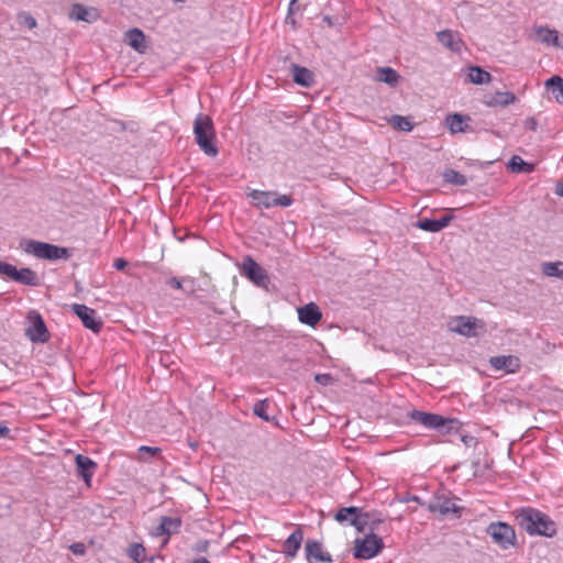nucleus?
Segmentation results:
<instances>
[{
	"mask_svg": "<svg viewBox=\"0 0 563 563\" xmlns=\"http://www.w3.org/2000/svg\"><path fill=\"white\" fill-rule=\"evenodd\" d=\"M519 527L531 537L553 538L558 533V526L549 515L532 507H522L516 512Z\"/></svg>",
	"mask_w": 563,
	"mask_h": 563,
	"instance_id": "nucleus-1",
	"label": "nucleus"
},
{
	"mask_svg": "<svg viewBox=\"0 0 563 563\" xmlns=\"http://www.w3.org/2000/svg\"><path fill=\"white\" fill-rule=\"evenodd\" d=\"M194 135L199 148L210 157H216L219 150L216 145V129L212 119L199 113L194 121Z\"/></svg>",
	"mask_w": 563,
	"mask_h": 563,
	"instance_id": "nucleus-2",
	"label": "nucleus"
},
{
	"mask_svg": "<svg viewBox=\"0 0 563 563\" xmlns=\"http://www.w3.org/2000/svg\"><path fill=\"white\" fill-rule=\"evenodd\" d=\"M21 246L25 253L40 260L67 261L73 256L71 249L36 240H24L22 241Z\"/></svg>",
	"mask_w": 563,
	"mask_h": 563,
	"instance_id": "nucleus-3",
	"label": "nucleus"
},
{
	"mask_svg": "<svg viewBox=\"0 0 563 563\" xmlns=\"http://www.w3.org/2000/svg\"><path fill=\"white\" fill-rule=\"evenodd\" d=\"M376 521L371 523L372 532L363 538H356L354 541L353 555L358 560H371L375 558L383 549V539L373 532Z\"/></svg>",
	"mask_w": 563,
	"mask_h": 563,
	"instance_id": "nucleus-4",
	"label": "nucleus"
},
{
	"mask_svg": "<svg viewBox=\"0 0 563 563\" xmlns=\"http://www.w3.org/2000/svg\"><path fill=\"white\" fill-rule=\"evenodd\" d=\"M411 419L421 426L438 430L442 433H450L453 430H457L459 421L454 418H444L438 413H430L420 410H413L410 415Z\"/></svg>",
	"mask_w": 563,
	"mask_h": 563,
	"instance_id": "nucleus-5",
	"label": "nucleus"
},
{
	"mask_svg": "<svg viewBox=\"0 0 563 563\" xmlns=\"http://www.w3.org/2000/svg\"><path fill=\"white\" fill-rule=\"evenodd\" d=\"M247 197L256 208L269 209L273 207H289L292 205L294 199L289 195H277L275 191H264L252 189Z\"/></svg>",
	"mask_w": 563,
	"mask_h": 563,
	"instance_id": "nucleus-6",
	"label": "nucleus"
},
{
	"mask_svg": "<svg viewBox=\"0 0 563 563\" xmlns=\"http://www.w3.org/2000/svg\"><path fill=\"white\" fill-rule=\"evenodd\" d=\"M486 533L503 550L514 547L517 540L515 529L503 521L490 522L486 528Z\"/></svg>",
	"mask_w": 563,
	"mask_h": 563,
	"instance_id": "nucleus-7",
	"label": "nucleus"
},
{
	"mask_svg": "<svg viewBox=\"0 0 563 563\" xmlns=\"http://www.w3.org/2000/svg\"><path fill=\"white\" fill-rule=\"evenodd\" d=\"M367 518L368 514H363L362 509L355 506L343 507L339 509L334 515V519L338 522H347L350 526L355 527L358 531H362L365 526L368 525Z\"/></svg>",
	"mask_w": 563,
	"mask_h": 563,
	"instance_id": "nucleus-8",
	"label": "nucleus"
},
{
	"mask_svg": "<svg viewBox=\"0 0 563 563\" xmlns=\"http://www.w3.org/2000/svg\"><path fill=\"white\" fill-rule=\"evenodd\" d=\"M29 319L31 324L25 331V335L29 340L33 343H45L48 341V331L42 316L36 311H31L29 313Z\"/></svg>",
	"mask_w": 563,
	"mask_h": 563,
	"instance_id": "nucleus-9",
	"label": "nucleus"
},
{
	"mask_svg": "<svg viewBox=\"0 0 563 563\" xmlns=\"http://www.w3.org/2000/svg\"><path fill=\"white\" fill-rule=\"evenodd\" d=\"M243 274L258 287L266 288L269 283L266 271L250 256L243 262Z\"/></svg>",
	"mask_w": 563,
	"mask_h": 563,
	"instance_id": "nucleus-10",
	"label": "nucleus"
},
{
	"mask_svg": "<svg viewBox=\"0 0 563 563\" xmlns=\"http://www.w3.org/2000/svg\"><path fill=\"white\" fill-rule=\"evenodd\" d=\"M74 313L81 320L85 328L99 332L102 328V321L97 319V312L95 309L87 307L86 305L75 303L73 305Z\"/></svg>",
	"mask_w": 563,
	"mask_h": 563,
	"instance_id": "nucleus-11",
	"label": "nucleus"
},
{
	"mask_svg": "<svg viewBox=\"0 0 563 563\" xmlns=\"http://www.w3.org/2000/svg\"><path fill=\"white\" fill-rule=\"evenodd\" d=\"M305 554L308 563H332L331 554L323 550L322 543L318 540L308 539L305 544Z\"/></svg>",
	"mask_w": 563,
	"mask_h": 563,
	"instance_id": "nucleus-12",
	"label": "nucleus"
},
{
	"mask_svg": "<svg viewBox=\"0 0 563 563\" xmlns=\"http://www.w3.org/2000/svg\"><path fill=\"white\" fill-rule=\"evenodd\" d=\"M477 322H478V320L476 318L459 316V317L453 318L449 322V329L452 332L462 334L467 338H472L477 334V332H476Z\"/></svg>",
	"mask_w": 563,
	"mask_h": 563,
	"instance_id": "nucleus-13",
	"label": "nucleus"
},
{
	"mask_svg": "<svg viewBox=\"0 0 563 563\" xmlns=\"http://www.w3.org/2000/svg\"><path fill=\"white\" fill-rule=\"evenodd\" d=\"M77 475L81 477L85 484L90 487L92 477L98 468V464L90 457L77 454L75 457Z\"/></svg>",
	"mask_w": 563,
	"mask_h": 563,
	"instance_id": "nucleus-14",
	"label": "nucleus"
},
{
	"mask_svg": "<svg viewBox=\"0 0 563 563\" xmlns=\"http://www.w3.org/2000/svg\"><path fill=\"white\" fill-rule=\"evenodd\" d=\"M429 509L430 511L439 514L441 516H446L449 514H456L460 516L462 511V507L457 506L452 498H448L444 496H435L430 501Z\"/></svg>",
	"mask_w": 563,
	"mask_h": 563,
	"instance_id": "nucleus-15",
	"label": "nucleus"
},
{
	"mask_svg": "<svg viewBox=\"0 0 563 563\" xmlns=\"http://www.w3.org/2000/svg\"><path fill=\"white\" fill-rule=\"evenodd\" d=\"M438 41L446 48L454 53H461L464 47V42L456 31L443 30L437 33Z\"/></svg>",
	"mask_w": 563,
	"mask_h": 563,
	"instance_id": "nucleus-16",
	"label": "nucleus"
},
{
	"mask_svg": "<svg viewBox=\"0 0 563 563\" xmlns=\"http://www.w3.org/2000/svg\"><path fill=\"white\" fill-rule=\"evenodd\" d=\"M303 541V531L300 527L296 528L290 536L284 541L282 552L286 558H296L298 550Z\"/></svg>",
	"mask_w": 563,
	"mask_h": 563,
	"instance_id": "nucleus-17",
	"label": "nucleus"
},
{
	"mask_svg": "<svg viewBox=\"0 0 563 563\" xmlns=\"http://www.w3.org/2000/svg\"><path fill=\"white\" fill-rule=\"evenodd\" d=\"M298 319L301 323L314 327L322 318L319 307L314 302H309L298 308Z\"/></svg>",
	"mask_w": 563,
	"mask_h": 563,
	"instance_id": "nucleus-18",
	"label": "nucleus"
},
{
	"mask_svg": "<svg viewBox=\"0 0 563 563\" xmlns=\"http://www.w3.org/2000/svg\"><path fill=\"white\" fill-rule=\"evenodd\" d=\"M489 364L495 369H503L510 374L517 373L520 369V360L515 355L493 356L489 360Z\"/></svg>",
	"mask_w": 563,
	"mask_h": 563,
	"instance_id": "nucleus-19",
	"label": "nucleus"
},
{
	"mask_svg": "<svg viewBox=\"0 0 563 563\" xmlns=\"http://www.w3.org/2000/svg\"><path fill=\"white\" fill-rule=\"evenodd\" d=\"M181 527V520L178 517H161L159 525L153 531V536L162 537L166 536L167 538L172 534L178 533Z\"/></svg>",
	"mask_w": 563,
	"mask_h": 563,
	"instance_id": "nucleus-20",
	"label": "nucleus"
},
{
	"mask_svg": "<svg viewBox=\"0 0 563 563\" xmlns=\"http://www.w3.org/2000/svg\"><path fill=\"white\" fill-rule=\"evenodd\" d=\"M69 16L76 21L93 23L100 18V13L96 8H87L80 3H75L71 7Z\"/></svg>",
	"mask_w": 563,
	"mask_h": 563,
	"instance_id": "nucleus-21",
	"label": "nucleus"
},
{
	"mask_svg": "<svg viewBox=\"0 0 563 563\" xmlns=\"http://www.w3.org/2000/svg\"><path fill=\"white\" fill-rule=\"evenodd\" d=\"M453 214H445L441 217L440 219H429L423 218L420 219L417 222V228L427 231V232H440L442 229L449 225V223L452 221Z\"/></svg>",
	"mask_w": 563,
	"mask_h": 563,
	"instance_id": "nucleus-22",
	"label": "nucleus"
},
{
	"mask_svg": "<svg viewBox=\"0 0 563 563\" xmlns=\"http://www.w3.org/2000/svg\"><path fill=\"white\" fill-rule=\"evenodd\" d=\"M12 280L25 286L35 287L40 285V278L37 274L29 267H24L21 269H18L15 267V273Z\"/></svg>",
	"mask_w": 563,
	"mask_h": 563,
	"instance_id": "nucleus-23",
	"label": "nucleus"
},
{
	"mask_svg": "<svg viewBox=\"0 0 563 563\" xmlns=\"http://www.w3.org/2000/svg\"><path fill=\"white\" fill-rule=\"evenodd\" d=\"M467 121H471V118L460 113L449 114L445 118L446 125L453 134L465 132L467 130Z\"/></svg>",
	"mask_w": 563,
	"mask_h": 563,
	"instance_id": "nucleus-24",
	"label": "nucleus"
},
{
	"mask_svg": "<svg viewBox=\"0 0 563 563\" xmlns=\"http://www.w3.org/2000/svg\"><path fill=\"white\" fill-rule=\"evenodd\" d=\"M294 81L302 87H310L313 84V74L306 67L292 64Z\"/></svg>",
	"mask_w": 563,
	"mask_h": 563,
	"instance_id": "nucleus-25",
	"label": "nucleus"
},
{
	"mask_svg": "<svg viewBox=\"0 0 563 563\" xmlns=\"http://www.w3.org/2000/svg\"><path fill=\"white\" fill-rule=\"evenodd\" d=\"M537 41L552 46H560L559 44V32L553 29L545 26H538L536 29Z\"/></svg>",
	"mask_w": 563,
	"mask_h": 563,
	"instance_id": "nucleus-26",
	"label": "nucleus"
},
{
	"mask_svg": "<svg viewBox=\"0 0 563 563\" xmlns=\"http://www.w3.org/2000/svg\"><path fill=\"white\" fill-rule=\"evenodd\" d=\"M128 44L135 51L143 53L146 48L145 35L140 29H131L125 33Z\"/></svg>",
	"mask_w": 563,
	"mask_h": 563,
	"instance_id": "nucleus-27",
	"label": "nucleus"
},
{
	"mask_svg": "<svg viewBox=\"0 0 563 563\" xmlns=\"http://www.w3.org/2000/svg\"><path fill=\"white\" fill-rule=\"evenodd\" d=\"M400 79L399 74L391 67H378L376 69V80L388 84L391 87L398 85Z\"/></svg>",
	"mask_w": 563,
	"mask_h": 563,
	"instance_id": "nucleus-28",
	"label": "nucleus"
},
{
	"mask_svg": "<svg viewBox=\"0 0 563 563\" xmlns=\"http://www.w3.org/2000/svg\"><path fill=\"white\" fill-rule=\"evenodd\" d=\"M470 81L475 85L489 84L493 79L492 75L478 66L468 67Z\"/></svg>",
	"mask_w": 563,
	"mask_h": 563,
	"instance_id": "nucleus-29",
	"label": "nucleus"
},
{
	"mask_svg": "<svg viewBox=\"0 0 563 563\" xmlns=\"http://www.w3.org/2000/svg\"><path fill=\"white\" fill-rule=\"evenodd\" d=\"M508 167L514 173H532L534 170V166L530 163L523 161L520 156L514 155L509 162Z\"/></svg>",
	"mask_w": 563,
	"mask_h": 563,
	"instance_id": "nucleus-30",
	"label": "nucleus"
},
{
	"mask_svg": "<svg viewBox=\"0 0 563 563\" xmlns=\"http://www.w3.org/2000/svg\"><path fill=\"white\" fill-rule=\"evenodd\" d=\"M545 86L551 89L555 100L563 103V79L560 76H552L545 81Z\"/></svg>",
	"mask_w": 563,
	"mask_h": 563,
	"instance_id": "nucleus-31",
	"label": "nucleus"
},
{
	"mask_svg": "<svg viewBox=\"0 0 563 563\" xmlns=\"http://www.w3.org/2000/svg\"><path fill=\"white\" fill-rule=\"evenodd\" d=\"M541 271L548 277L563 278V262H544Z\"/></svg>",
	"mask_w": 563,
	"mask_h": 563,
	"instance_id": "nucleus-32",
	"label": "nucleus"
},
{
	"mask_svg": "<svg viewBox=\"0 0 563 563\" xmlns=\"http://www.w3.org/2000/svg\"><path fill=\"white\" fill-rule=\"evenodd\" d=\"M443 180L445 183L455 185V186H465L467 184V178L465 175L461 174L460 172L448 168L443 172Z\"/></svg>",
	"mask_w": 563,
	"mask_h": 563,
	"instance_id": "nucleus-33",
	"label": "nucleus"
},
{
	"mask_svg": "<svg viewBox=\"0 0 563 563\" xmlns=\"http://www.w3.org/2000/svg\"><path fill=\"white\" fill-rule=\"evenodd\" d=\"M139 456L137 460L140 462L147 463L153 457H159L162 450L157 446H147V445H141L137 450Z\"/></svg>",
	"mask_w": 563,
	"mask_h": 563,
	"instance_id": "nucleus-34",
	"label": "nucleus"
},
{
	"mask_svg": "<svg viewBox=\"0 0 563 563\" xmlns=\"http://www.w3.org/2000/svg\"><path fill=\"white\" fill-rule=\"evenodd\" d=\"M389 123L394 128L405 132H410L413 129V125L410 122V120L399 114L393 115L389 120Z\"/></svg>",
	"mask_w": 563,
	"mask_h": 563,
	"instance_id": "nucleus-35",
	"label": "nucleus"
},
{
	"mask_svg": "<svg viewBox=\"0 0 563 563\" xmlns=\"http://www.w3.org/2000/svg\"><path fill=\"white\" fill-rule=\"evenodd\" d=\"M516 100H517V98H516L515 93H512L510 91L496 92L495 100L488 102V104H490V106L498 104V106L506 107V106L515 103Z\"/></svg>",
	"mask_w": 563,
	"mask_h": 563,
	"instance_id": "nucleus-36",
	"label": "nucleus"
},
{
	"mask_svg": "<svg viewBox=\"0 0 563 563\" xmlns=\"http://www.w3.org/2000/svg\"><path fill=\"white\" fill-rule=\"evenodd\" d=\"M269 402L267 399L257 401L254 405V413L264 421H272L273 418L268 415Z\"/></svg>",
	"mask_w": 563,
	"mask_h": 563,
	"instance_id": "nucleus-37",
	"label": "nucleus"
},
{
	"mask_svg": "<svg viewBox=\"0 0 563 563\" xmlns=\"http://www.w3.org/2000/svg\"><path fill=\"white\" fill-rule=\"evenodd\" d=\"M129 556L137 562H144L145 561V548L140 543H134L129 549Z\"/></svg>",
	"mask_w": 563,
	"mask_h": 563,
	"instance_id": "nucleus-38",
	"label": "nucleus"
},
{
	"mask_svg": "<svg viewBox=\"0 0 563 563\" xmlns=\"http://www.w3.org/2000/svg\"><path fill=\"white\" fill-rule=\"evenodd\" d=\"M18 21L21 25H25L27 29L32 30L36 26V20L26 12H22L18 15Z\"/></svg>",
	"mask_w": 563,
	"mask_h": 563,
	"instance_id": "nucleus-39",
	"label": "nucleus"
},
{
	"mask_svg": "<svg viewBox=\"0 0 563 563\" xmlns=\"http://www.w3.org/2000/svg\"><path fill=\"white\" fill-rule=\"evenodd\" d=\"M14 273H15L14 265L0 261V275L7 276L10 279H13Z\"/></svg>",
	"mask_w": 563,
	"mask_h": 563,
	"instance_id": "nucleus-40",
	"label": "nucleus"
},
{
	"mask_svg": "<svg viewBox=\"0 0 563 563\" xmlns=\"http://www.w3.org/2000/svg\"><path fill=\"white\" fill-rule=\"evenodd\" d=\"M187 280H190L189 278H183V279H179L177 277H172L167 280V285L170 286L172 288H175V289H179V290H184L186 292H189V290H186L184 288V283L187 282Z\"/></svg>",
	"mask_w": 563,
	"mask_h": 563,
	"instance_id": "nucleus-41",
	"label": "nucleus"
},
{
	"mask_svg": "<svg viewBox=\"0 0 563 563\" xmlns=\"http://www.w3.org/2000/svg\"><path fill=\"white\" fill-rule=\"evenodd\" d=\"M314 380L322 386H328L333 382V377L331 374H317Z\"/></svg>",
	"mask_w": 563,
	"mask_h": 563,
	"instance_id": "nucleus-42",
	"label": "nucleus"
},
{
	"mask_svg": "<svg viewBox=\"0 0 563 563\" xmlns=\"http://www.w3.org/2000/svg\"><path fill=\"white\" fill-rule=\"evenodd\" d=\"M69 550L76 555H84L86 553V545L81 542H75L69 547Z\"/></svg>",
	"mask_w": 563,
	"mask_h": 563,
	"instance_id": "nucleus-43",
	"label": "nucleus"
},
{
	"mask_svg": "<svg viewBox=\"0 0 563 563\" xmlns=\"http://www.w3.org/2000/svg\"><path fill=\"white\" fill-rule=\"evenodd\" d=\"M128 265L126 261L124 258H117L113 262V267L118 271L124 269V267Z\"/></svg>",
	"mask_w": 563,
	"mask_h": 563,
	"instance_id": "nucleus-44",
	"label": "nucleus"
},
{
	"mask_svg": "<svg viewBox=\"0 0 563 563\" xmlns=\"http://www.w3.org/2000/svg\"><path fill=\"white\" fill-rule=\"evenodd\" d=\"M10 434V429L5 426L4 422H0V439L7 438Z\"/></svg>",
	"mask_w": 563,
	"mask_h": 563,
	"instance_id": "nucleus-45",
	"label": "nucleus"
},
{
	"mask_svg": "<svg viewBox=\"0 0 563 563\" xmlns=\"http://www.w3.org/2000/svg\"><path fill=\"white\" fill-rule=\"evenodd\" d=\"M526 128L530 129V130H536L537 129V121L533 119V118H529L526 120Z\"/></svg>",
	"mask_w": 563,
	"mask_h": 563,
	"instance_id": "nucleus-46",
	"label": "nucleus"
},
{
	"mask_svg": "<svg viewBox=\"0 0 563 563\" xmlns=\"http://www.w3.org/2000/svg\"><path fill=\"white\" fill-rule=\"evenodd\" d=\"M555 194L563 197V180L556 184Z\"/></svg>",
	"mask_w": 563,
	"mask_h": 563,
	"instance_id": "nucleus-47",
	"label": "nucleus"
},
{
	"mask_svg": "<svg viewBox=\"0 0 563 563\" xmlns=\"http://www.w3.org/2000/svg\"><path fill=\"white\" fill-rule=\"evenodd\" d=\"M286 23L287 24H291L292 27H296V21L295 19L292 18V14H287L286 16Z\"/></svg>",
	"mask_w": 563,
	"mask_h": 563,
	"instance_id": "nucleus-48",
	"label": "nucleus"
},
{
	"mask_svg": "<svg viewBox=\"0 0 563 563\" xmlns=\"http://www.w3.org/2000/svg\"><path fill=\"white\" fill-rule=\"evenodd\" d=\"M189 563H210V561L206 558H198V559H195L194 561L189 562Z\"/></svg>",
	"mask_w": 563,
	"mask_h": 563,
	"instance_id": "nucleus-49",
	"label": "nucleus"
},
{
	"mask_svg": "<svg viewBox=\"0 0 563 563\" xmlns=\"http://www.w3.org/2000/svg\"><path fill=\"white\" fill-rule=\"evenodd\" d=\"M296 3H297V0H291L290 1L289 7H288V14H292L294 7L296 5Z\"/></svg>",
	"mask_w": 563,
	"mask_h": 563,
	"instance_id": "nucleus-50",
	"label": "nucleus"
},
{
	"mask_svg": "<svg viewBox=\"0 0 563 563\" xmlns=\"http://www.w3.org/2000/svg\"><path fill=\"white\" fill-rule=\"evenodd\" d=\"M462 440H463V442H464L465 444H467V443H468V439H467V437H466V435L462 437Z\"/></svg>",
	"mask_w": 563,
	"mask_h": 563,
	"instance_id": "nucleus-51",
	"label": "nucleus"
},
{
	"mask_svg": "<svg viewBox=\"0 0 563 563\" xmlns=\"http://www.w3.org/2000/svg\"><path fill=\"white\" fill-rule=\"evenodd\" d=\"M175 2H185L186 0H174Z\"/></svg>",
	"mask_w": 563,
	"mask_h": 563,
	"instance_id": "nucleus-52",
	"label": "nucleus"
}]
</instances>
